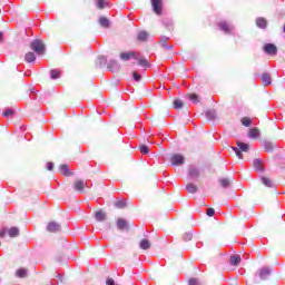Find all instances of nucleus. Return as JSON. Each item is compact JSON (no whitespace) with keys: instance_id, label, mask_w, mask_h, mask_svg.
<instances>
[{"instance_id":"nucleus-3","label":"nucleus","mask_w":285,"mask_h":285,"mask_svg":"<svg viewBox=\"0 0 285 285\" xmlns=\"http://www.w3.org/2000/svg\"><path fill=\"white\" fill-rule=\"evenodd\" d=\"M171 166H184L186 164V158L181 154H173L170 156Z\"/></svg>"},{"instance_id":"nucleus-4","label":"nucleus","mask_w":285,"mask_h":285,"mask_svg":"<svg viewBox=\"0 0 285 285\" xmlns=\"http://www.w3.org/2000/svg\"><path fill=\"white\" fill-rule=\"evenodd\" d=\"M87 187L88 184L83 181V179H77L72 185V188L76 193H86Z\"/></svg>"},{"instance_id":"nucleus-45","label":"nucleus","mask_w":285,"mask_h":285,"mask_svg":"<svg viewBox=\"0 0 285 285\" xmlns=\"http://www.w3.org/2000/svg\"><path fill=\"white\" fill-rule=\"evenodd\" d=\"M207 117L209 118V119H215V112H213V111H207Z\"/></svg>"},{"instance_id":"nucleus-2","label":"nucleus","mask_w":285,"mask_h":285,"mask_svg":"<svg viewBox=\"0 0 285 285\" xmlns=\"http://www.w3.org/2000/svg\"><path fill=\"white\" fill-rule=\"evenodd\" d=\"M237 147H233V150L235 155L238 157V159H244V155L242 153H248L250 150V146L246 142L237 141Z\"/></svg>"},{"instance_id":"nucleus-37","label":"nucleus","mask_w":285,"mask_h":285,"mask_svg":"<svg viewBox=\"0 0 285 285\" xmlns=\"http://www.w3.org/2000/svg\"><path fill=\"white\" fill-rule=\"evenodd\" d=\"M274 148H275V145H273V142H265L266 153H273Z\"/></svg>"},{"instance_id":"nucleus-16","label":"nucleus","mask_w":285,"mask_h":285,"mask_svg":"<svg viewBox=\"0 0 285 285\" xmlns=\"http://www.w3.org/2000/svg\"><path fill=\"white\" fill-rule=\"evenodd\" d=\"M256 26L264 30L268 26V22L264 18H257L256 19Z\"/></svg>"},{"instance_id":"nucleus-46","label":"nucleus","mask_w":285,"mask_h":285,"mask_svg":"<svg viewBox=\"0 0 285 285\" xmlns=\"http://www.w3.org/2000/svg\"><path fill=\"white\" fill-rule=\"evenodd\" d=\"M188 284L189 285H199V283L195 278H190Z\"/></svg>"},{"instance_id":"nucleus-25","label":"nucleus","mask_w":285,"mask_h":285,"mask_svg":"<svg viewBox=\"0 0 285 285\" xmlns=\"http://www.w3.org/2000/svg\"><path fill=\"white\" fill-rule=\"evenodd\" d=\"M97 222H104L106 219V214L102 210H98L95 214Z\"/></svg>"},{"instance_id":"nucleus-44","label":"nucleus","mask_w":285,"mask_h":285,"mask_svg":"<svg viewBox=\"0 0 285 285\" xmlns=\"http://www.w3.org/2000/svg\"><path fill=\"white\" fill-rule=\"evenodd\" d=\"M55 164L53 163H47V170H53Z\"/></svg>"},{"instance_id":"nucleus-43","label":"nucleus","mask_w":285,"mask_h":285,"mask_svg":"<svg viewBox=\"0 0 285 285\" xmlns=\"http://www.w3.org/2000/svg\"><path fill=\"white\" fill-rule=\"evenodd\" d=\"M106 285H119V284L115 283V279H112V278H107Z\"/></svg>"},{"instance_id":"nucleus-20","label":"nucleus","mask_w":285,"mask_h":285,"mask_svg":"<svg viewBox=\"0 0 285 285\" xmlns=\"http://www.w3.org/2000/svg\"><path fill=\"white\" fill-rule=\"evenodd\" d=\"M230 264L232 266H238V264L242 262V257L239 255H233L230 256Z\"/></svg>"},{"instance_id":"nucleus-9","label":"nucleus","mask_w":285,"mask_h":285,"mask_svg":"<svg viewBox=\"0 0 285 285\" xmlns=\"http://www.w3.org/2000/svg\"><path fill=\"white\" fill-rule=\"evenodd\" d=\"M24 61L27 63H35V61H37V56L35 55V52L29 51L24 55Z\"/></svg>"},{"instance_id":"nucleus-19","label":"nucleus","mask_w":285,"mask_h":285,"mask_svg":"<svg viewBox=\"0 0 285 285\" xmlns=\"http://www.w3.org/2000/svg\"><path fill=\"white\" fill-rule=\"evenodd\" d=\"M186 190L188 193H190L191 195H195V193H197L198 188H197V185L193 184V183H189L187 184L186 186Z\"/></svg>"},{"instance_id":"nucleus-34","label":"nucleus","mask_w":285,"mask_h":285,"mask_svg":"<svg viewBox=\"0 0 285 285\" xmlns=\"http://www.w3.org/2000/svg\"><path fill=\"white\" fill-rule=\"evenodd\" d=\"M96 6L99 10H104L106 8V0H96Z\"/></svg>"},{"instance_id":"nucleus-33","label":"nucleus","mask_w":285,"mask_h":285,"mask_svg":"<svg viewBox=\"0 0 285 285\" xmlns=\"http://www.w3.org/2000/svg\"><path fill=\"white\" fill-rule=\"evenodd\" d=\"M219 181L223 188H228L230 186V180L228 178H223Z\"/></svg>"},{"instance_id":"nucleus-21","label":"nucleus","mask_w":285,"mask_h":285,"mask_svg":"<svg viewBox=\"0 0 285 285\" xmlns=\"http://www.w3.org/2000/svg\"><path fill=\"white\" fill-rule=\"evenodd\" d=\"M9 237H19V227H11L8 229Z\"/></svg>"},{"instance_id":"nucleus-40","label":"nucleus","mask_w":285,"mask_h":285,"mask_svg":"<svg viewBox=\"0 0 285 285\" xmlns=\"http://www.w3.org/2000/svg\"><path fill=\"white\" fill-rule=\"evenodd\" d=\"M183 239H184V242H190V239H193V234H190V233H185V234L183 235Z\"/></svg>"},{"instance_id":"nucleus-13","label":"nucleus","mask_w":285,"mask_h":285,"mask_svg":"<svg viewBox=\"0 0 285 285\" xmlns=\"http://www.w3.org/2000/svg\"><path fill=\"white\" fill-rule=\"evenodd\" d=\"M139 246H140L141 250H148V249H150L151 244H150V240L145 238V239L140 240Z\"/></svg>"},{"instance_id":"nucleus-28","label":"nucleus","mask_w":285,"mask_h":285,"mask_svg":"<svg viewBox=\"0 0 285 285\" xmlns=\"http://www.w3.org/2000/svg\"><path fill=\"white\" fill-rule=\"evenodd\" d=\"M187 99H190V101H194V104H199V96H197L196 94L187 95Z\"/></svg>"},{"instance_id":"nucleus-7","label":"nucleus","mask_w":285,"mask_h":285,"mask_svg":"<svg viewBox=\"0 0 285 285\" xmlns=\"http://www.w3.org/2000/svg\"><path fill=\"white\" fill-rule=\"evenodd\" d=\"M120 59H122V61H129V59H138V58L135 51H130V52H121Z\"/></svg>"},{"instance_id":"nucleus-27","label":"nucleus","mask_w":285,"mask_h":285,"mask_svg":"<svg viewBox=\"0 0 285 285\" xmlns=\"http://www.w3.org/2000/svg\"><path fill=\"white\" fill-rule=\"evenodd\" d=\"M258 275L261 279H266V276L271 275V271H268L267 268H263L259 271Z\"/></svg>"},{"instance_id":"nucleus-17","label":"nucleus","mask_w":285,"mask_h":285,"mask_svg":"<svg viewBox=\"0 0 285 285\" xmlns=\"http://www.w3.org/2000/svg\"><path fill=\"white\" fill-rule=\"evenodd\" d=\"M262 81L265 86H271L273 79L271 78V73H263Z\"/></svg>"},{"instance_id":"nucleus-10","label":"nucleus","mask_w":285,"mask_h":285,"mask_svg":"<svg viewBox=\"0 0 285 285\" xmlns=\"http://www.w3.org/2000/svg\"><path fill=\"white\" fill-rule=\"evenodd\" d=\"M253 166L257 173H264V164L262 163V159H255Z\"/></svg>"},{"instance_id":"nucleus-23","label":"nucleus","mask_w":285,"mask_h":285,"mask_svg":"<svg viewBox=\"0 0 285 285\" xmlns=\"http://www.w3.org/2000/svg\"><path fill=\"white\" fill-rule=\"evenodd\" d=\"M240 122L243 124V126H245L246 128H250V126L253 125V120L248 117H243L240 119Z\"/></svg>"},{"instance_id":"nucleus-15","label":"nucleus","mask_w":285,"mask_h":285,"mask_svg":"<svg viewBox=\"0 0 285 285\" xmlns=\"http://www.w3.org/2000/svg\"><path fill=\"white\" fill-rule=\"evenodd\" d=\"M98 22L102 28H110V20L106 17H100Z\"/></svg>"},{"instance_id":"nucleus-24","label":"nucleus","mask_w":285,"mask_h":285,"mask_svg":"<svg viewBox=\"0 0 285 285\" xmlns=\"http://www.w3.org/2000/svg\"><path fill=\"white\" fill-rule=\"evenodd\" d=\"M117 226H118L119 230H124L125 228H128V223H126L125 219L119 218L117 220Z\"/></svg>"},{"instance_id":"nucleus-30","label":"nucleus","mask_w":285,"mask_h":285,"mask_svg":"<svg viewBox=\"0 0 285 285\" xmlns=\"http://www.w3.org/2000/svg\"><path fill=\"white\" fill-rule=\"evenodd\" d=\"M60 173L66 176L70 175V169L68 168V165H60Z\"/></svg>"},{"instance_id":"nucleus-29","label":"nucleus","mask_w":285,"mask_h":285,"mask_svg":"<svg viewBox=\"0 0 285 285\" xmlns=\"http://www.w3.org/2000/svg\"><path fill=\"white\" fill-rule=\"evenodd\" d=\"M139 150L142 155H148V153H150V147H148L147 145H140Z\"/></svg>"},{"instance_id":"nucleus-48","label":"nucleus","mask_w":285,"mask_h":285,"mask_svg":"<svg viewBox=\"0 0 285 285\" xmlns=\"http://www.w3.org/2000/svg\"><path fill=\"white\" fill-rule=\"evenodd\" d=\"M283 32H285V24H284V27H283Z\"/></svg>"},{"instance_id":"nucleus-18","label":"nucleus","mask_w":285,"mask_h":285,"mask_svg":"<svg viewBox=\"0 0 285 285\" xmlns=\"http://www.w3.org/2000/svg\"><path fill=\"white\" fill-rule=\"evenodd\" d=\"M173 106L176 110H181L184 108V101L179 98L174 99Z\"/></svg>"},{"instance_id":"nucleus-22","label":"nucleus","mask_w":285,"mask_h":285,"mask_svg":"<svg viewBox=\"0 0 285 285\" xmlns=\"http://www.w3.org/2000/svg\"><path fill=\"white\" fill-rule=\"evenodd\" d=\"M16 275H17V277H20V278L28 277V269H26V268H19V269L16 272Z\"/></svg>"},{"instance_id":"nucleus-41","label":"nucleus","mask_w":285,"mask_h":285,"mask_svg":"<svg viewBox=\"0 0 285 285\" xmlns=\"http://www.w3.org/2000/svg\"><path fill=\"white\" fill-rule=\"evenodd\" d=\"M206 215H207L208 217H214V216H215V208H213V207L207 208Z\"/></svg>"},{"instance_id":"nucleus-5","label":"nucleus","mask_w":285,"mask_h":285,"mask_svg":"<svg viewBox=\"0 0 285 285\" xmlns=\"http://www.w3.org/2000/svg\"><path fill=\"white\" fill-rule=\"evenodd\" d=\"M164 0H151V8L155 14H161Z\"/></svg>"},{"instance_id":"nucleus-11","label":"nucleus","mask_w":285,"mask_h":285,"mask_svg":"<svg viewBox=\"0 0 285 285\" xmlns=\"http://www.w3.org/2000/svg\"><path fill=\"white\" fill-rule=\"evenodd\" d=\"M160 46H161V48H165V50L173 51V45L168 46V37H163L160 39Z\"/></svg>"},{"instance_id":"nucleus-32","label":"nucleus","mask_w":285,"mask_h":285,"mask_svg":"<svg viewBox=\"0 0 285 285\" xmlns=\"http://www.w3.org/2000/svg\"><path fill=\"white\" fill-rule=\"evenodd\" d=\"M61 77V71L57 69L51 70V79H59Z\"/></svg>"},{"instance_id":"nucleus-26","label":"nucleus","mask_w":285,"mask_h":285,"mask_svg":"<svg viewBox=\"0 0 285 285\" xmlns=\"http://www.w3.org/2000/svg\"><path fill=\"white\" fill-rule=\"evenodd\" d=\"M189 177H193L194 179L199 177V169L195 167L189 168Z\"/></svg>"},{"instance_id":"nucleus-39","label":"nucleus","mask_w":285,"mask_h":285,"mask_svg":"<svg viewBox=\"0 0 285 285\" xmlns=\"http://www.w3.org/2000/svg\"><path fill=\"white\" fill-rule=\"evenodd\" d=\"M12 115H14V110L12 109H6L3 111V117H12Z\"/></svg>"},{"instance_id":"nucleus-35","label":"nucleus","mask_w":285,"mask_h":285,"mask_svg":"<svg viewBox=\"0 0 285 285\" xmlns=\"http://www.w3.org/2000/svg\"><path fill=\"white\" fill-rule=\"evenodd\" d=\"M262 181L267 188H271L273 186V181L271 180V178L263 177Z\"/></svg>"},{"instance_id":"nucleus-36","label":"nucleus","mask_w":285,"mask_h":285,"mask_svg":"<svg viewBox=\"0 0 285 285\" xmlns=\"http://www.w3.org/2000/svg\"><path fill=\"white\" fill-rule=\"evenodd\" d=\"M138 63H139V66H142V68H148V66H150L148 60H146L145 58L138 59Z\"/></svg>"},{"instance_id":"nucleus-12","label":"nucleus","mask_w":285,"mask_h":285,"mask_svg":"<svg viewBox=\"0 0 285 285\" xmlns=\"http://www.w3.org/2000/svg\"><path fill=\"white\" fill-rule=\"evenodd\" d=\"M248 137H249V139H258L259 129L257 127H254V128L249 129Z\"/></svg>"},{"instance_id":"nucleus-38","label":"nucleus","mask_w":285,"mask_h":285,"mask_svg":"<svg viewBox=\"0 0 285 285\" xmlns=\"http://www.w3.org/2000/svg\"><path fill=\"white\" fill-rule=\"evenodd\" d=\"M220 29L228 35L230 32V28L226 22L220 23Z\"/></svg>"},{"instance_id":"nucleus-31","label":"nucleus","mask_w":285,"mask_h":285,"mask_svg":"<svg viewBox=\"0 0 285 285\" xmlns=\"http://www.w3.org/2000/svg\"><path fill=\"white\" fill-rule=\"evenodd\" d=\"M114 206H116V208H126V200H121V199L116 200L114 203Z\"/></svg>"},{"instance_id":"nucleus-14","label":"nucleus","mask_w":285,"mask_h":285,"mask_svg":"<svg viewBox=\"0 0 285 285\" xmlns=\"http://www.w3.org/2000/svg\"><path fill=\"white\" fill-rule=\"evenodd\" d=\"M137 40L140 42V43H144L146 41H148V32L146 31H140L137 36Z\"/></svg>"},{"instance_id":"nucleus-6","label":"nucleus","mask_w":285,"mask_h":285,"mask_svg":"<svg viewBox=\"0 0 285 285\" xmlns=\"http://www.w3.org/2000/svg\"><path fill=\"white\" fill-rule=\"evenodd\" d=\"M264 51L266 52V55L275 56L277 55V46H275L274 43H266L264 46Z\"/></svg>"},{"instance_id":"nucleus-47","label":"nucleus","mask_w":285,"mask_h":285,"mask_svg":"<svg viewBox=\"0 0 285 285\" xmlns=\"http://www.w3.org/2000/svg\"><path fill=\"white\" fill-rule=\"evenodd\" d=\"M3 41V31H0V42Z\"/></svg>"},{"instance_id":"nucleus-42","label":"nucleus","mask_w":285,"mask_h":285,"mask_svg":"<svg viewBox=\"0 0 285 285\" xmlns=\"http://www.w3.org/2000/svg\"><path fill=\"white\" fill-rule=\"evenodd\" d=\"M132 77H134L135 81H141V75H139L137 71L132 72Z\"/></svg>"},{"instance_id":"nucleus-8","label":"nucleus","mask_w":285,"mask_h":285,"mask_svg":"<svg viewBox=\"0 0 285 285\" xmlns=\"http://www.w3.org/2000/svg\"><path fill=\"white\" fill-rule=\"evenodd\" d=\"M47 230L49 233H59V230H61V226L56 222H51L48 224Z\"/></svg>"},{"instance_id":"nucleus-1","label":"nucleus","mask_w":285,"mask_h":285,"mask_svg":"<svg viewBox=\"0 0 285 285\" xmlns=\"http://www.w3.org/2000/svg\"><path fill=\"white\" fill-rule=\"evenodd\" d=\"M30 48L36 52V55H46V43L39 39L31 41Z\"/></svg>"}]
</instances>
